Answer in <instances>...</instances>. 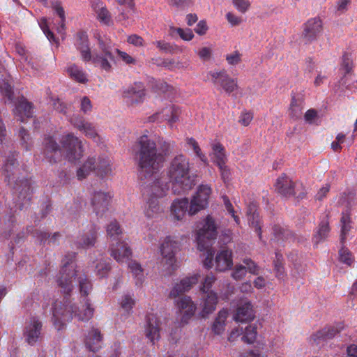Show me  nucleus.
Instances as JSON below:
<instances>
[{"label": "nucleus", "mask_w": 357, "mask_h": 357, "mask_svg": "<svg viewBox=\"0 0 357 357\" xmlns=\"http://www.w3.org/2000/svg\"><path fill=\"white\" fill-rule=\"evenodd\" d=\"M3 172L6 177L8 178V183L12 185L15 182L14 176L18 172V163L15 160H8L3 166Z\"/></svg>", "instance_id": "obj_37"}, {"label": "nucleus", "mask_w": 357, "mask_h": 357, "mask_svg": "<svg viewBox=\"0 0 357 357\" xmlns=\"http://www.w3.org/2000/svg\"><path fill=\"white\" fill-rule=\"evenodd\" d=\"M96 239V231L93 228L89 232L85 233L78 241L82 248H86L94 245Z\"/></svg>", "instance_id": "obj_42"}, {"label": "nucleus", "mask_w": 357, "mask_h": 357, "mask_svg": "<svg viewBox=\"0 0 357 357\" xmlns=\"http://www.w3.org/2000/svg\"><path fill=\"white\" fill-rule=\"evenodd\" d=\"M67 72L72 79L78 82L86 83L88 81L86 73L81 68L75 65L70 66L67 68Z\"/></svg>", "instance_id": "obj_38"}, {"label": "nucleus", "mask_w": 357, "mask_h": 357, "mask_svg": "<svg viewBox=\"0 0 357 357\" xmlns=\"http://www.w3.org/2000/svg\"><path fill=\"white\" fill-rule=\"evenodd\" d=\"M16 51L20 56H21V62H24L27 63V68H33V64L29 61H28V57L26 56V50L21 45L16 46Z\"/></svg>", "instance_id": "obj_59"}, {"label": "nucleus", "mask_w": 357, "mask_h": 357, "mask_svg": "<svg viewBox=\"0 0 357 357\" xmlns=\"http://www.w3.org/2000/svg\"><path fill=\"white\" fill-rule=\"evenodd\" d=\"M255 317L253 309L250 301L241 303L233 314V319L236 322L244 323L252 320Z\"/></svg>", "instance_id": "obj_21"}, {"label": "nucleus", "mask_w": 357, "mask_h": 357, "mask_svg": "<svg viewBox=\"0 0 357 357\" xmlns=\"http://www.w3.org/2000/svg\"><path fill=\"white\" fill-rule=\"evenodd\" d=\"M102 336L98 329L93 328L89 332L85 344L86 347L93 351L98 350L101 347Z\"/></svg>", "instance_id": "obj_29"}, {"label": "nucleus", "mask_w": 357, "mask_h": 357, "mask_svg": "<svg viewBox=\"0 0 357 357\" xmlns=\"http://www.w3.org/2000/svg\"><path fill=\"white\" fill-rule=\"evenodd\" d=\"M147 202L145 206L144 213L148 218H154L161 212V208L156 199L146 197Z\"/></svg>", "instance_id": "obj_36"}, {"label": "nucleus", "mask_w": 357, "mask_h": 357, "mask_svg": "<svg viewBox=\"0 0 357 357\" xmlns=\"http://www.w3.org/2000/svg\"><path fill=\"white\" fill-rule=\"evenodd\" d=\"M110 199L111 196L103 192H98L93 195L92 204L97 214L106 209Z\"/></svg>", "instance_id": "obj_30"}, {"label": "nucleus", "mask_w": 357, "mask_h": 357, "mask_svg": "<svg viewBox=\"0 0 357 357\" xmlns=\"http://www.w3.org/2000/svg\"><path fill=\"white\" fill-rule=\"evenodd\" d=\"M208 30V26L206 20L199 21L195 29V31L199 36L205 35Z\"/></svg>", "instance_id": "obj_60"}, {"label": "nucleus", "mask_w": 357, "mask_h": 357, "mask_svg": "<svg viewBox=\"0 0 357 357\" xmlns=\"http://www.w3.org/2000/svg\"><path fill=\"white\" fill-rule=\"evenodd\" d=\"M155 44L160 50L166 53H171L173 51V48L171 45L163 40L156 41Z\"/></svg>", "instance_id": "obj_62"}, {"label": "nucleus", "mask_w": 357, "mask_h": 357, "mask_svg": "<svg viewBox=\"0 0 357 357\" xmlns=\"http://www.w3.org/2000/svg\"><path fill=\"white\" fill-rule=\"evenodd\" d=\"M323 22L319 17L311 18L304 24L303 37L306 41L316 40L321 33Z\"/></svg>", "instance_id": "obj_18"}, {"label": "nucleus", "mask_w": 357, "mask_h": 357, "mask_svg": "<svg viewBox=\"0 0 357 357\" xmlns=\"http://www.w3.org/2000/svg\"><path fill=\"white\" fill-rule=\"evenodd\" d=\"M234 8L241 13H247L251 6L250 0H232Z\"/></svg>", "instance_id": "obj_52"}, {"label": "nucleus", "mask_w": 357, "mask_h": 357, "mask_svg": "<svg viewBox=\"0 0 357 357\" xmlns=\"http://www.w3.org/2000/svg\"><path fill=\"white\" fill-rule=\"evenodd\" d=\"M188 207L187 199H178L171 205V216L176 220H181L185 217Z\"/></svg>", "instance_id": "obj_25"}, {"label": "nucleus", "mask_w": 357, "mask_h": 357, "mask_svg": "<svg viewBox=\"0 0 357 357\" xmlns=\"http://www.w3.org/2000/svg\"><path fill=\"white\" fill-rule=\"evenodd\" d=\"M15 114L19 116L21 121H24L25 119L31 116V105L25 100H22L17 105Z\"/></svg>", "instance_id": "obj_35"}, {"label": "nucleus", "mask_w": 357, "mask_h": 357, "mask_svg": "<svg viewBox=\"0 0 357 357\" xmlns=\"http://www.w3.org/2000/svg\"><path fill=\"white\" fill-rule=\"evenodd\" d=\"M248 222L250 225L255 228L256 232H257L259 237L261 238V227L260 220L258 213H256L255 206L252 205L250 206L248 211Z\"/></svg>", "instance_id": "obj_39"}, {"label": "nucleus", "mask_w": 357, "mask_h": 357, "mask_svg": "<svg viewBox=\"0 0 357 357\" xmlns=\"http://www.w3.org/2000/svg\"><path fill=\"white\" fill-rule=\"evenodd\" d=\"M20 183H16L14 187L17 188L22 195H25L31 190L29 182L27 180H22Z\"/></svg>", "instance_id": "obj_56"}, {"label": "nucleus", "mask_w": 357, "mask_h": 357, "mask_svg": "<svg viewBox=\"0 0 357 357\" xmlns=\"http://www.w3.org/2000/svg\"><path fill=\"white\" fill-rule=\"evenodd\" d=\"M199 59L203 61H208L212 55V49L210 47H202L197 51Z\"/></svg>", "instance_id": "obj_53"}, {"label": "nucleus", "mask_w": 357, "mask_h": 357, "mask_svg": "<svg viewBox=\"0 0 357 357\" xmlns=\"http://www.w3.org/2000/svg\"><path fill=\"white\" fill-rule=\"evenodd\" d=\"M75 44L84 61H91L95 66L106 72L112 70V64L115 63V54L126 64H134L136 62L130 54L114 48L112 43L105 38H99L97 47L91 50L88 36L84 32H80L76 36Z\"/></svg>", "instance_id": "obj_1"}, {"label": "nucleus", "mask_w": 357, "mask_h": 357, "mask_svg": "<svg viewBox=\"0 0 357 357\" xmlns=\"http://www.w3.org/2000/svg\"><path fill=\"white\" fill-rule=\"evenodd\" d=\"M72 123L73 126L79 131L82 132L86 137L96 141L98 136L96 129L92 123L82 119L72 121Z\"/></svg>", "instance_id": "obj_27"}, {"label": "nucleus", "mask_w": 357, "mask_h": 357, "mask_svg": "<svg viewBox=\"0 0 357 357\" xmlns=\"http://www.w3.org/2000/svg\"><path fill=\"white\" fill-rule=\"evenodd\" d=\"M92 8L97 15L98 20L105 24H109L111 22V17L109 11L104 6V3L100 0H97L92 3Z\"/></svg>", "instance_id": "obj_31"}, {"label": "nucleus", "mask_w": 357, "mask_h": 357, "mask_svg": "<svg viewBox=\"0 0 357 357\" xmlns=\"http://www.w3.org/2000/svg\"><path fill=\"white\" fill-rule=\"evenodd\" d=\"M330 231V228L328 226V222L327 220L322 221L318 229L314 235L313 237V241L317 244L324 240L326 238L328 237V234Z\"/></svg>", "instance_id": "obj_40"}, {"label": "nucleus", "mask_w": 357, "mask_h": 357, "mask_svg": "<svg viewBox=\"0 0 357 357\" xmlns=\"http://www.w3.org/2000/svg\"><path fill=\"white\" fill-rule=\"evenodd\" d=\"M207 78L225 93H231L238 88L237 79L231 78L225 70H214L208 73Z\"/></svg>", "instance_id": "obj_11"}, {"label": "nucleus", "mask_w": 357, "mask_h": 357, "mask_svg": "<svg viewBox=\"0 0 357 357\" xmlns=\"http://www.w3.org/2000/svg\"><path fill=\"white\" fill-rule=\"evenodd\" d=\"M200 275L195 273L191 276L182 279L178 283H176L170 291L171 297L178 296L181 294L190 289V288L197 283Z\"/></svg>", "instance_id": "obj_23"}, {"label": "nucleus", "mask_w": 357, "mask_h": 357, "mask_svg": "<svg viewBox=\"0 0 357 357\" xmlns=\"http://www.w3.org/2000/svg\"><path fill=\"white\" fill-rule=\"evenodd\" d=\"M128 266L133 276L136 278L137 284H141L144 279V275L140 264L137 261H131L129 263Z\"/></svg>", "instance_id": "obj_43"}, {"label": "nucleus", "mask_w": 357, "mask_h": 357, "mask_svg": "<svg viewBox=\"0 0 357 357\" xmlns=\"http://www.w3.org/2000/svg\"><path fill=\"white\" fill-rule=\"evenodd\" d=\"M107 236L112 239L114 242L121 240L119 236L121 234V229L116 222H110L107 227Z\"/></svg>", "instance_id": "obj_44"}, {"label": "nucleus", "mask_w": 357, "mask_h": 357, "mask_svg": "<svg viewBox=\"0 0 357 357\" xmlns=\"http://www.w3.org/2000/svg\"><path fill=\"white\" fill-rule=\"evenodd\" d=\"M340 224H341L340 238H341V241L344 242L351 229V218H350L349 214L347 212L342 213L341 220H340Z\"/></svg>", "instance_id": "obj_41"}, {"label": "nucleus", "mask_w": 357, "mask_h": 357, "mask_svg": "<svg viewBox=\"0 0 357 357\" xmlns=\"http://www.w3.org/2000/svg\"><path fill=\"white\" fill-rule=\"evenodd\" d=\"M294 185L291 179L284 175L277 179L275 188L282 195L287 197L295 193Z\"/></svg>", "instance_id": "obj_26"}, {"label": "nucleus", "mask_w": 357, "mask_h": 357, "mask_svg": "<svg viewBox=\"0 0 357 357\" xmlns=\"http://www.w3.org/2000/svg\"><path fill=\"white\" fill-rule=\"evenodd\" d=\"M217 229L215 220L211 215H208L197 225L196 241L199 250H206L204 254V266L207 268L214 267L218 272H225L233 266L232 252L229 250H222L217 252L214 258V250L206 249L208 244L216 239Z\"/></svg>", "instance_id": "obj_2"}, {"label": "nucleus", "mask_w": 357, "mask_h": 357, "mask_svg": "<svg viewBox=\"0 0 357 357\" xmlns=\"http://www.w3.org/2000/svg\"><path fill=\"white\" fill-rule=\"evenodd\" d=\"M139 144L140 149L137 155L138 166L140 174L147 177L162 167L165 158L162 154L158 152L155 142L147 136H142Z\"/></svg>", "instance_id": "obj_5"}, {"label": "nucleus", "mask_w": 357, "mask_h": 357, "mask_svg": "<svg viewBox=\"0 0 357 357\" xmlns=\"http://www.w3.org/2000/svg\"><path fill=\"white\" fill-rule=\"evenodd\" d=\"M42 323L36 317H31L26 321L24 329V337L26 342L30 344H35L39 340L41 334Z\"/></svg>", "instance_id": "obj_16"}, {"label": "nucleus", "mask_w": 357, "mask_h": 357, "mask_svg": "<svg viewBox=\"0 0 357 357\" xmlns=\"http://www.w3.org/2000/svg\"><path fill=\"white\" fill-rule=\"evenodd\" d=\"M257 335V327L255 325H249L245 328L242 340L248 344H252L256 340Z\"/></svg>", "instance_id": "obj_46"}, {"label": "nucleus", "mask_w": 357, "mask_h": 357, "mask_svg": "<svg viewBox=\"0 0 357 357\" xmlns=\"http://www.w3.org/2000/svg\"><path fill=\"white\" fill-rule=\"evenodd\" d=\"M162 65L165 68H166L169 70H171L181 69V68H184V67H185L183 63L181 62L180 60L174 59H165L162 61Z\"/></svg>", "instance_id": "obj_49"}, {"label": "nucleus", "mask_w": 357, "mask_h": 357, "mask_svg": "<svg viewBox=\"0 0 357 357\" xmlns=\"http://www.w3.org/2000/svg\"><path fill=\"white\" fill-rule=\"evenodd\" d=\"M187 145L189 148H191L196 155L205 164L208 163V159L206 156L202 152L198 143L192 138L187 139Z\"/></svg>", "instance_id": "obj_47"}, {"label": "nucleus", "mask_w": 357, "mask_h": 357, "mask_svg": "<svg viewBox=\"0 0 357 357\" xmlns=\"http://www.w3.org/2000/svg\"><path fill=\"white\" fill-rule=\"evenodd\" d=\"M252 118H253V116H252V113L244 112V113L241 114L240 119H239V122L244 126H247L250 124V123L252 120Z\"/></svg>", "instance_id": "obj_64"}, {"label": "nucleus", "mask_w": 357, "mask_h": 357, "mask_svg": "<svg viewBox=\"0 0 357 357\" xmlns=\"http://www.w3.org/2000/svg\"><path fill=\"white\" fill-rule=\"evenodd\" d=\"M339 76V87H347L352 81L353 61L351 54L348 53H344L341 58Z\"/></svg>", "instance_id": "obj_14"}, {"label": "nucleus", "mask_w": 357, "mask_h": 357, "mask_svg": "<svg viewBox=\"0 0 357 357\" xmlns=\"http://www.w3.org/2000/svg\"><path fill=\"white\" fill-rule=\"evenodd\" d=\"M176 321L181 324H188L195 314V304L190 297L184 296L176 301Z\"/></svg>", "instance_id": "obj_12"}, {"label": "nucleus", "mask_w": 357, "mask_h": 357, "mask_svg": "<svg viewBox=\"0 0 357 357\" xmlns=\"http://www.w3.org/2000/svg\"><path fill=\"white\" fill-rule=\"evenodd\" d=\"M339 259L340 261L347 265L351 266L354 262V257L351 252L345 248H342L339 252Z\"/></svg>", "instance_id": "obj_50"}, {"label": "nucleus", "mask_w": 357, "mask_h": 357, "mask_svg": "<svg viewBox=\"0 0 357 357\" xmlns=\"http://www.w3.org/2000/svg\"><path fill=\"white\" fill-rule=\"evenodd\" d=\"M339 331L335 327H327L317 331L312 335L313 341L317 344L320 343L321 340L334 337Z\"/></svg>", "instance_id": "obj_34"}, {"label": "nucleus", "mask_w": 357, "mask_h": 357, "mask_svg": "<svg viewBox=\"0 0 357 357\" xmlns=\"http://www.w3.org/2000/svg\"><path fill=\"white\" fill-rule=\"evenodd\" d=\"M225 208L228 214H229L234 220L237 225H240V218L236 215V212L233 208V206L227 198L224 199Z\"/></svg>", "instance_id": "obj_54"}, {"label": "nucleus", "mask_w": 357, "mask_h": 357, "mask_svg": "<svg viewBox=\"0 0 357 357\" xmlns=\"http://www.w3.org/2000/svg\"><path fill=\"white\" fill-rule=\"evenodd\" d=\"M181 111L178 107L169 105L157 113L155 119L160 121H166L172 124L178 120Z\"/></svg>", "instance_id": "obj_24"}, {"label": "nucleus", "mask_w": 357, "mask_h": 357, "mask_svg": "<svg viewBox=\"0 0 357 357\" xmlns=\"http://www.w3.org/2000/svg\"><path fill=\"white\" fill-rule=\"evenodd\" d=\"M57 282L65 293L70 292L77 282L79 283L80 292L84 295H87L91 289V284L86 276L82 273H78L76 265L73 261L64 264Z\"/></svg>", "instance_id": "obj_7"}, {"label": "nucleus", "mask_w": 357, "mask_h": 357, "mask_svg": "<svg viewBox=\"0 0 357 357\" xmlns=\"http://www.w3.org/2000/svg\"><path fill=\"white\" fill-rule=\"evenodd\" d=\"M168 176L174 191L176 186L183 190H189L194 183V178L190 174L189 161L183 155H178L172 160L168 169Z\"/></svg>", "instance_id": "obj_6"}, {"label": "nucleus", "mask_w": 357, "mask_h": 357, "mask_svg": "<svg viewBox=\"0 0 357 357\" xmlns=\"http://www.w3.org/2000/svg\"><path fill=\"white\" fill-rule=\"evenodd\" d=\"M93 170H96L101 176L110 174L112 172L110 160L108 158H99L97 160L93 158H89L82 167L77 171L79 179L85 178Z\"/></svg>", "instance_id": "obj_8"}, {"label": "nucleus", "mask_w": 357, "mask_h": 357, "mask_svg": "<svg viewBox=\"0 0 357 357\" xmlns=\"http://www.w3.org/2000/svg\"><path fill=\"white\" fill-rule=\"evenodd\" d=\"M268 283V281L261 275L257 277L253 281L254 287L258 289L266 287Z\"/></svg>", "instance_id": "obj_63"}, {"label": "nucleus", "mask_w": 357, "mask_h": 357, "mask_svg": "<svg viewBox=\"0 0 357 357\" xmlns=\"http://www.w3.org/2000/svg\"><path fill=\"white\" fill-rule=\"evenodd\" d=\"M52 7L54 9L55 13L59 17L60 21L59 24L56 26L55 29L57 32L60 33L61 36L63 33V30L65 29V23H66V14L63 10V8L61 6V3L59 0H52L51 2Z\"/></svg>", "instance_id": "obj_32"}, {"label": "nucleus", "mask_w": 357, "mask_h": 357, "mask_svg": "<svg viewBox=\"0 0 357 357\" xmlns=\"http://www.w3.org/2000/svg\"><path fill=\"white\" fill-rule=\"evenodd\" d=\"M226 60L230 65H236L241 60V54L238 52H234L226 56Z\"/></svg>", "instance_id": "obj_58"}, {"label": "nucleus", "mask_w": 357, "mask_h": 357, "mask_svg": "<svg viewBox=\"0 0 357 357\" xmlns=\"http://www.w3.org/2000/svg\"><path fill=\"white\" fill-rule=\"evenodd\" d=\"M211 192V190L208 185H200L196 195L193 197L191 201L188 213L193 215L199 211L204 208L208 205V199Z\"/></svg>", "instance_id": "obj_15"}, {"label": "nucleus", "mask_w": 357, "mask_h": 357, "mask_svg": "<svg viewBox=\"0 0 357 357\" xmlns=\"http://www.w3.org/2000/svg\"><path fill=\"white\" fill-rule=\"evenodd\" d=\"M169 185L161 181L153 182L151 185H148L143 188V195L146 197L156 199L162 197L169 190Z\"/></svg>", "instance_id": "obj_22"}, {"label": "nucleus", "mask_w": 357, "mask_h": 357, "mask_svg": "<svg viewBox=\"0 0 357 357\" xmlns=\"http://www.w3.org/2000/svg\"><path fill=\"white\" fill-rule=\"evenodd\" d=\"M225 17H226L227 22L232 26H238L243 22V20L241 17L235 15L234 13H233L231 12H228L226 14Z\"/></svg>", "instance_id": "obj_57"}, {"label": "nucleus", "mask_w": 357, "mask_h": 357, "mask_svg": "<svg viewBox=\"0 0 357 357\" xmlns=\"http://www.w3.org/2000/svg\"><path fill=\"white\" fill-rule=\"evenodd\" d=\"M160 320L155 314L150 313L146 316L144 333L146 337L155 344L160 338Z\"/></svg>", "instance_id": "obj_19"}, {"label": "nucleus", "mask_w": 357, "mask_h": 357, "mask_svg": "<svg viewBox=\"0 0 357 357\" xmlns=\"http://www.w3.org/2000/svg\"><path fill=\"white\" fill-rule=\"evenodd\" d=\"M176 32L185 41H190L194 38V33L190 29L178 28L176 29Z\"/></svg>", "instance_id": "obj_55"}, {"label": "nucleus", "mask_w": 357, "mask_h": 357, "mask_svg": "<svg viewBox=\"0 0 357 357\" xmlns=\"http://www.w3.org/2000/svg\"><path fill=\"white\" fill-rule=\"evenodd\" d=\"M215 280V278L213 274L210 273L205 278L201 287V291L204 294V302L202 303L203 316L212 313L215 309V306L218 302V297L215 292L210 290Z\"/></svg>", "instance_id": "obj_10"}, {"label": "nucleus", "mask_w": 357, "mask_h": 357, "mask_svg": "<svg viewBox=\"0 0 357 357\" xmlns=\"http://www.w3.org/2000/svg\"><path fill=\"white\" fill-rule=\"evenodd\" d=\"M178 248V243L173 236H166L161 242L160 246V254L167 266L168 271L174 270L177 267V260L175 253Z\"/></svg>", "instance_id": "obj_9"}, {"label": "nucleus", "mask_w": 357, "mask_h": 357, "mask_svg": "<svg viewBox=\"0 0 357 357\" xmlns=\"http://www.w3.org/2000/svg\"><path fill=\"white\" fill-rule=\"evenodd\" d=\"M212 152L210 153L211 158L219 167L225 165L227 155L224 147L218 142L212 144Z\"/></svg>", "instance_id": "obj_28"}, {"label": "nucleus", "mask_w": 357, "mask_h": 357, "mask_svg": "<svg viewBox=\"0 0 357 357\" xmlns=\"http://www.w3.org/2000/svg\"><path fill=\"white\" fill-rule=\"evenodd\" d=\"M128 42L136 47H141L144 45V40L139 36L136 34L131 35L128 38Z\"/></svg>", "instance_id": "obj_61"}, {"label": "nucleus", "mask_w": 357, "mask_h": 357, "mask_svg": "<svg viewBox=\"0 0 357 357\" xmlns=\"http://www.w3.org/2000/svg\"><path fill=\"white\" fill-rule=\"evenodd\" d=\"M38 24L40 29L43 30L44 34L50 43H58L53 33L50 30V23L46 18H42L38 21Z\"/></svg>", "instance_id": "obj_45"}, {"label": "nucleus", "mask_w": 357, "mask_h": 357, "mask_svg": "<svg viewBox=\"0 0 357 357\" xmlns=\"http://www.w3.org/2000/svg\"><path fill=\"white\" fill-rule=\"evenodd\" d=\"M122 95L128 104L142 102L146 97L144 86L142 82H135L123 88Z\"/></svg>", "instance_id": "obj_13"}, {"label": "nucleus", "mask_w": 357, "mask_h": 357, "mask_svg": "<svg viewBox=\"0 0 357 357\" xmlns=\"http://www.w3.org/2000/svg\"><path fill=\"white\" fill-rule=\"evenodd\" d=\"M93 314V308L89 300L84 298L79 307H74L71 302L55 301L52 309V321L57 330H61L73 317L79 320H89Z\"/></svg>", "instance_id": "obj_4"}, {"label": "nucleus", "mask_w": 357, "mask_h": 357, "mask_svg": "<svg viewBox=\"0 0 357 357\" xmlns=\"http://www.w3.org/2000/svg\"><path fill=\"white\" fill-rule=\"evenodd\" d=\"M110 270L109 263L103 259H100L96 266V273L99 278H104L107 275Z\"/></svg>", "instance_id": "obj_48"}, {"label": "nucleus", "mask_w": 357, "mask_h": 357, "mask_svg": "<svg viewBox=\"0 0 357 357\" xmlns=\"http://www.w3.org/2000/svg\"><path fill=\"white\" fill-rule=\"evenodd\" d=\"M243 264H236L232 271L231 277L236 280H242L246 275L247 271L253 275L259 273V268L250 259H245Z\"/></svg>", "instance_id": "obj_20"}, {"label": "nucleus", "mask_w": 357, "mask_h": 357, "mask_svg": "<svg viewBox=\"0 0 357 357\" xmlns=\"http://www.w3.org/2000/svg\"><path fill=\"white\" fill-rule=\"evenodd\" d=\"M59 146L52 137L45 138L44 144V154L50 162L55 161L59 157H64L70 162H75L81 158L83 154L82 141L71 133L62 136Z\"/></svg>", "instance_id": "obj_3"}, {"label": "nucleus", "mask_w": 357, "mask_h": 357, "mask_svg": "<svg viewBox=\"0 0 357 357\" xmlns=\"http://www.w3.org/2000/svg\"><path fill=\"white\" fill-rule=\"evenodd\" d=\"M110 253L119 263H126L130 259L132 252L127 242L119 240L111 243Z\"/></svg>", "instance_id": "obj_17"}, {"label": "nucleus", "mask_w": 357, "mask_h": 357, "mask_svg": "<svg viewBox=\"0 0 357 357\" xmlns=\"http://www.w3.org/2000/svg\"><path fill=\"white\" fill-rule=\"evenodd\" d=\"M228 317V312L226 310H222L218 312L214 323L212 326V330L216 335H221L224 333L226 326V320Z\"/></svg>", "instance_id": "obj_33"}, {"label": "nucleus", "mask_w": 357, "mask_h": 357, "mask_svg": "<svg viewBox=\"0 0 357 357\" xmlns=\"http://www.w3.org/2000/svg\"><path fill=\"white\" fill-rule=\"evenodd\" d=\"M119 304L124 311L128 312L132 309L135 305V301L131 296L126 294L121 297L119 301Z\"/></svg>", "instance_id": "obj_51"}]
</instances>
